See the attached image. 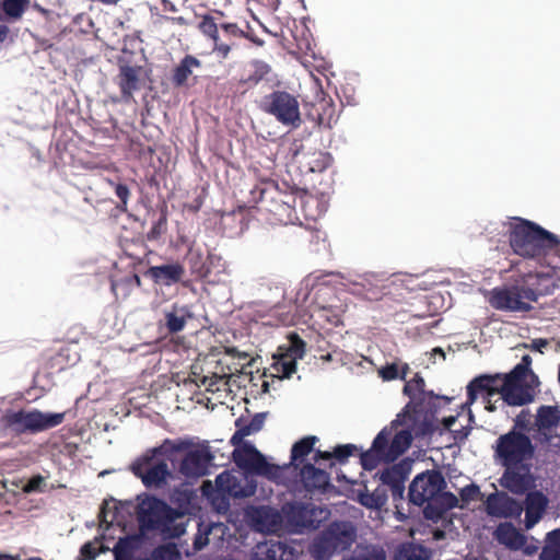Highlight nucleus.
<instances>
[{
    "label": "nucleus",
    "mask_w": 560,
    "mask_h": 560,
    "mask_svg": "<svg viewBox=\"0 0 560 560\" xmlns=\"http://www.w3.org/2000/svg\"><path fill=\"white\" fill-rule=\"evenodd\" d=\"M210 533L211 527L209 525H203V523L198 524V530L192 540V548L195 551L203 549L209 544Z\"/></svg>",
    "instance_id": "nucleus-47"
},
{
    "label": "nucleus",
    "mask_w": 560,
    "mask_h": 560,
    "mask_svg": "<svg viewBox=\"0 0 560 560\" xmlns=\"http://www.w3.org/2000/svg\"><path fill=\"white\" fill-rule=\"evenodd\" d=\"M221 30L225 36L229 38H243L247 37L246 33L241 30L236 23H223L221 24Z\"/></svg>",
    "instance_id": "nucleus-58"
},
{
    "label": "nucleus",
    "mask_w": 560,
    "mask_h": 560,
    "mask_svg": "<svg viewBox=\"0 0 560 560\" xmlns=\"http://www.w3.org/2000/svg\"><path fill=\"white\" fill-rule=\"evenodd\" d=\"M560 422V413L557 407L541 406L538 408L536 424L540 430H550Z\"/></svg>",
    "instance_id": "nucleus-40"
},
{
    "label": "nucleus",
    "mask_w": 560,
    "mask_h": 560,
    "mask_svg": "<svg viewBox=\"0 0 560 560\" xmlns=\"http://www.w3.org/2000/svg\"><path fill=\"white\" fill-rule=\"evenodd\" d=\"M508 237L512 250L521 257L547 266L553 258L560 260L559 237L533 221L513 218L509 223Z\"/></svg>",
    "instance_id": "nucleus-2"
},
{
    "label": "nucleus",
    "mask_w": 560,
    "mask_h": 560,
    "mask_svg": "<svg viewBox=\"0 0 560 560\" xmlns=\"http://www.w3.org/2000/svg\"><path fill=\"white\" fill-rule=\"evenodd\" d=\"M214 455L208 445L192 446L185 451L177 471L186 479H197L209 472Z\"/></svg>",
    "instance_id": "nucleus-14"
},
{
    "label": "nucleus",
    "mask_w": 560,
    "mask_h": 560,
    "mask_svg": "<svg viewBox=\"0 0 560 560\" xmlns=\"http://www.w3.org/2000/svg\"><path fill=\"white\" fill-rule=\"evenodd\" d=\"M264 560H293V549L282 541H270L257 546Z\"/></svg>",
    "instance_id": "nucleus-37"
},
{
    "label": "nucleus",
    "mask_w": 560,
    "mask_h": 560,
    "mask_svg": "<svg viewBox=\"0 0 560 560\" xmlns=\"http://www.w3.org/2000/svg\"><path fill=\"white\" fill-rule=\"evenodd\" d=\"M201 61L192 55H186L178 65L174 67L171 74V82L175 88L188 86V80L195 69L201 68Z\"/></svg>",
    "instance_id": "nucleus-26"
},
{
    "label": "nucleus",
    "mask_w": 560,
    "mask_h": 560,
    "mask_svg": "<svg viewBox=\"0 0 560 560\" xmlns=\"http://www.w3.org/2000/svg\"><path fill=\"white\" fill-rule=\"evenodd\" d=\"M145 275L155 283L170 287L182 281L185 276V268L179 262L152 266Z\"/></svg>",
    "instance_id": "nucleus-20"
},
{
    "label": "nucleus",
    "mask_w": 560,
    "mask_h": 560,
    "mask_svg": "<svg viewBox=\"0 0 560 560\" xmlns=\"http://www.w3.org/2000/svg\"><path fill=\"white\" fill-rule=\"evenodd\" d=\"M406 476L399 466L386 468L380 472V480L390 488L394 498H400L405 491Z\"/></svg>",
    "instance_id": "nucleus-34"
},
{
    "label": "nucleus",
    "mask_w": 560,
    "mask_h": 560,
    "mask_svg": "<svg viewBox=\"0 0 560 560\" xmlns=\"http://www.w3.org/2000/svg\"><path fill=\"white\" fill-rule=\"evenodd\" d=\"M497 382L490 383V396H493L494 394H502V387L504 378H501L500 376H493Z\"/></svg>",
    "instance_id": "nucleus-64"
},
{
    "label": "nucleus",
    "mask_w": 560,
    "mask_h": 560,
    "mask_svg": "<svg viewBox=\"0 0 560 560\" xmlns=\"http://www.w3.org/2000/svg\"><path fill=\"white\" fill-rule=\"evenodd\" d=\"M142 284L140 277L137 273H131L121 278L120 280H112V291L117 294L119 288L130 290L132 288H140Z\"/></svg>",
    "instance_id": "nucleus-46"
},
{
    "label": "nucleus",
    "mask_w": 560,
    "mask_h": 560,
    "mask_svg": "<svg viewBox=\"0 0 560 560\" xmlns=\"http://www.w3.org/2000/svg\"><path fill=\"white\" fill-rule=\"evenodd\" d=\"M541 560H560V528L547 534L546 545L541 553Z\"/></svg>",
    "instance_id": "nucleus-42"
},
{
    "label": "nucleus",
    "mask_w": 560,
    "mask_h": 560,
    "mask_svg": "<svg viewBox=\"0 0 560 560\" xmlns=\"http://www.w3.org/2000/svg\"><path fill=\"white\" fill-rule=\"evenodd\" d=\"M497 382L494 377L482 375L474 378L467 386V396L469 402H474L479 394H486L490 397V383Z\"/></svg>",
    "instance_id": "nucleus-41"
},
{
    "label": "nucleus",
    "mask_w": 560,
    "mask_h": 560,
    "mask_svg": "<svg viewBox=\"0 0 560 560\" xmlns=\"http://www.w3.org/2000/svg\"><path fill=\"white\" fill-rule=\"evenodd\" d=\"M177 551L174 547L160 546L155 548L148 560H171L173 556H177Z\"/></svg>",
    "instance_id": "nucleus-54"
},
{
    "label": "nucleus",
    "mask_w": 560,
    "mask_h": 560,
    "mask_svg": "<svg viewBox=\"0 0 560 560\" xmlns=\"http://www.w3.org/2000/svg\"><path fill=\"white\" fill-rule=\"evenodd\" d=\"M386 501V498L380 495L377 492L365 494L361 497V503L368 508H380Z\"/></svg>",
    "instance_id": "nucleus-59"
},
{
    "label": "nucleus",
    "mask_w": 560,
    "mask_h": 560,
    "mask_svg": "<svg viewBox=\"0 0 560 560\" xmlns=\"http://www.w3.org/2000/svg\"><path fill=\"white\" fill-rule=\"evenodd\" d=\"M548 505L547 497L538 490L530 491L525 498V528H533L542 517Z\"/></svg>",
    "instance_id": "nucleus-19"
},
{
    "label": "nucleus",
    "mask_w": 560,
    "mask_h": 560,
    "mask_svg": "<svg viewBox=\"0 0 560 560\" xmlns=\"http://www.w3.org/2000/svg\"><path fill=\"white\" fill-rule=\"evenodd\" d=\"M424 381L423 378L416 374V376L407 382L404 386V393L412 400H417L421 396L424 395Z\"/></svg>",
    "instance_id": "nucleus-45"
},
{
    "label": "nucleus",
    "mask_w": 560,
    "mask_h": 560,
    "mask_svg": "<svg viewBox=\"0 0 560 560\" xmlns=\"http://www.w3.org/2000/svg\"><path fill=\"white\" fill-rule=\"evenodd\" d=\"M166 215L162 214L156 222L152 225L150 231L147 233L148 241H158L163 233L166 231Z\"/></svg>",
    "instance_id": "nucleus-52"
},
{
    "label": "nucleus",
    "mask_w": 560,
    "mask_h": 560,
    "mask_svg": "<svg viewBox=\"0 0 560 560\" xmlns=\"http://www.w3.org/2000/svg\"><path fill=\"white\" fill-rule=\"evenodd\" d=\"M260 109L284 126L298 128L302 122L299 102L287 91H273L264 96Z\"/></svg>",
    "instance_id": "nucleus-12"
},
{
    "label": "nucleus",
    "mask_w": 560,
    "mask_h": 560,
    "mask_svg": "<svg viewBox=\"0 0 560 560\" xmlns=\"http://www.w3.org/2000/svg\"><path fill=\"white\" fill-rule=\"evenodd\" d=\"M105 549L101 540L96 538L94 541L85 542L80 549V555L85 560H94Z\"/></svg>",
    "instance_id": "nucleus-48"
},
{
    "label": "nucleus",
    "mask_w": 560,
    "mask_h": 560,
    "mask_svg": "<svg viewBox=\"0 0 560 560\" xmlns=\"http://www.w3.org/2000/svg\"><path fill=\"white\" fill-rule=\"evenodd\" d=\"M386 432H378L375 436L372 446L360 454V462L365 470L375 469L382 462L390 463L387 460V453L384 450L386 446Z\"/></svg>",
    "instance_id": "nucleus-21"
},
{
    "label": "nucleus",
    "mask_w": 560,
    "mask_h": 560,
    "mask_svg": "<svg viewBox=\"0 0 560 560\" xmlns=\"http://www.w3.org/2000/svg\"><path fill=\"white\" fill-rule=\"evenodd\" d=\"M130 471L148 489H161L166 486L172 472L164 459H156L147 451L130 465Z\"/></svg>",
    "instance_id": "nucleus-13"
},
{
    "label": "nucleus",
    "mask_w": 560,
    "mask_h": 560,
    "mask_svg": "<svg viewBox=\"0 0 560 560\" xmlns=\"http://www.w3.org/2000/svg\"><path fill=\"white\" fill-rule=\"evenodd\" d=\"M295 315L291 305H276L261 316V324L268 326H289L294 324Z\"/></svg>",
    "instance_id": "nucleus-33"
},
{
    "label": "nucleus",
    "mask_w": 560,
    "mask_h": 560,
    "mask_svg": "<svg viewBox=\"0 0 560 560\" xmlns=\"http://www.w3.org/2000/svg\"><path fill=\"white\" fill-rule=\"evenodd\" d=\"M253 67L254 70L246 78L241 80L242 83L249 88L257 85L270 72V67L262 61H255Z\"/></svg>",
    "instance_id": "nucleus-43"
},
{
    "label": "nucleus",
    "mask_w": 560,
    "mask_h": 560,
    "mask_svg": "<svg viewBox=\"0 0 560 560\" xmlns=\"http://www.w3.org/2000/svg\"><path fill=\"white\" fill-rule=\"evenodd\" d=\"M300 477L307 491L325 490L329 486V475L314 464H304L300 469Z\"/></svg>",
    "instance_id": "nucleus-24"
},
{
    "label": "nucleus",
    "mask_w": 560,
    "mask_h": 560,
    "mask_svg": "<svg viewBox=\"0 0 560 560\" xmlns=\"http://www.w3.org/2000/svg\"><path fill=\"white\" fill-rule=\"evenodd\" d=\"M524 370L523 364L515 366L510 375L505 376L502 387V399L510 406H523L533 400V396L525 385L522 384L520 374Z\"/></svg>",
    "instance_id": "nucleus-16"
},
{
    "label": "nucleus",
    "mask_w": 560,
    "mask_h": 560,
    "mask_svg": "<svg viewBox=\"0 0 560 560\" xmlns=\"http://www.w3.org/2000/svg\"><path fill=\"white\" fill-rule=\"evenodd\" d=\"M115 194L117 198L120 200V205L117 207L121 211L127 210L128 199L130 197V190L125 184H116L115 185Z\"/></svg>",
    "instance_id": "nucleus-57"
},
{
    "label": "nucleus",
    "mask_w": 560,
    "mask_h": 560,
    "mask_svg": "<svg viewBox=\"0 0 560 560\" xmlns=\"http://www.w3.org/2000/svg\"><path fill=\"white\" fill-rule=\"evenodd\" d=\"M192 447V442L187 439H165L159 446L147 450L148 453L158 456H165L168 460L173 462L172 455L182 453Z\"/></svg>",
    "instance_id": "nucleus-31"
},
{
    "label": "nucleus",
    "mask_w": 560,
    "mask_h": 560,
    "mask_svg": "<svg viewBox=\"0 0 560 560\" xmlns=\"http://www.w3.org/2000/svg\"><path fill=\"white\" fill-rule=\"evenodd\" d=\"M547 280L537 272L513 276L509 284L489 291L487 300L498 311L528 312L532 310L530 303L548 293L542 288V282Z\"/></svg>",
    "instance_id": "nucleus-4"
},
{
    "label": "nucleus",
    "mask_w": 560,
    "mask_h": 560,
    "mask_svg": "<svg viewBox=\"0 0 560 560\" xmlns=\"http://www.w3.org/2000/svg\"><path fill=\"white\" fill-rule=\"evenodd\" d=\"M394 560H425L422 558L417 550V548L412 545H404L401 546L396 555Z\"/></svg>",
    "instance_id": "nucleus-49"
},
{
    "label": "nucleus",
    "mask_w": 560,
    "mask_h": 560,
    "mask_svg": "<svg viewBox=\"0 0 560 560\" xmlns=\"http://www.w3.org/2000/svg\"><path fill=\"white\" fill-rule=\"evenodd\" d=\"M305 197L313 200L305 192L283 190L277 183L269 180L259 187L258 202L260 209L270 214V221L287 225L299 220L295 210L296 201L300 198L301 205H303Z\"/></svg>",
    "instance_id": "nucleus-7"
},
{
    "label": "nucleus",
    "mask_w": 560,
    "mask_h": 560,
    "mask_svg": "<svg viewBox=\"0 0 560 560\" xmlns=\"http://www.w3.org/2000/svg\"><path fill=\"white\" fill-rule=\"evenodd\" d=\"M283 514L289 525L299 530L312 525L310 510L304 504L292 503L283 508Z\"/></svg>",
    "instance_id": "nucleus-29"
},
{
    "label": "nucleus",
    "mask_w": 560,
    "mask_h": 560,
    "mask_svg": "<svg viewBox=\"0 0 560 560\" xmlns=\"http://www.w3.org/2000/svg\"><path fill=\"white\" fill-rule=\"evenodd\" d=\"M408 371L409 366L407 363H404L401 366L398 363H390L386 364L380 370V375L385 381H392L396 378L405 380Z\"/></svg>",
    "instance_id": "nucleus-44"
},
{
    "label": "nucleus",
    "mask_w": 560,
    "mask_h": 560,
    "mask_svg": "<svg viewBox=\"0 0 560 560\" xmlns=\"http://www.w3.org/2000/svg\"><path fill=\"white\" fill-rule=\"evenodd\" d=\"M535 447L525 433L515 429L498 438L494 455L505 468L501 486L514 494H524L532 485L529 465Z\"/></svg>",
    "instance_id": "nucleus-1"
},
{
    "label": "nucleus",
    "mask_w": 560,
    "mask_h": 560,
    "mask_svg": "<svg viewBox=\"0 0 560 560\" xmlns=\"http://www.w3.org/2000/svg\"><path fill=\"white\" fill-rule=\"evenodd\" d=\"M215 487L222 497L228 498H247L255 492V486H243L241 480L229 471H223L217 476Z\"/></svg>",
    "instance_id": "nucleus-18"
},
{
    "label": "nucleus",
    "mask_w": 560,
    "mask_h": 560,
    "mask_svg": "<svg viewBox=\"0 0 560 560\" xmlns=\"http://www.w3.org/2000/svg\"><path fill=\"white\" fill-rule=\"evenodd\" d=\"M305 352H273V369L279 374V378L290 377L296 368V360L302 359Z\"/></svg>",
    "instance_id": "nucleus-30"
},
{
    "label": "nucleus",
    "mask_w": 560,
    "mask_h": 560,
    "mask_svg": "<svg viewBox=\"0 0 560 560\" xmlns=\"http://www.w3.org/2000/svg\"><path fill=\"white\" fill-rule=\"evenodd\" d=\"M264 425V416L261 413H257L254 416V418L250 420L249 423L243 424V430H248V435L255 432H258Z\"/></svg>",
    "instance_id": "nucleus-61"
},
{
    "label": "nucleus",
    "mask_w": 560,
    "mask_h": 560,
    "mask_svg": "<svg viewBox=\"0 0 560 560\" xmlns=\"http://www.w3.org/2000/svg\"><path fill=\"white\" fill-rule=\"evenodd\" d=\"M288 339L290 343L287 345H280L278 346L277 350H304L305 342L304 340L296 334V332H290L288 335Z\"/></svg>",
    "instance_id": "nucleus-55"
},
{
    "label": "nucleus",
    "mask_w": 560,
    "mask_h": 560,
    "mask_svg": "<svg viewBox=\"0 0 560 560\" xmlns=\"http://www.w3.org/2000/svg\"><path fill=\"white\" fill-rule=\"evenodd\" d=\"M371 340L374 341L376 347H388L390 342V336L386 330H376L372 332Z\"/></svg>",
    "instance_id": "nucleus-62"
},
{
    "label": "nucleus",
    "mask_w": 560,
    "mask_h": 560,
    "mask_svg": "<svg viewBox=\"0 0 560 560\" xmlns=\"http://www.w3.org/2000/svg\"><path fill=\"white\" fill-rule=\"evenodd\" d=\"M180 514L155 497H147L137 505V520L142 530H164L180 518Z\"/></svg>",
    "instance_id": "nucleus-10"
},
{
    "label": "nucleus",
    "mask_w": 560,
    "mask_h": 560,
    "mask_svg": "<svg viewBox=\"0 0 560 560\" xmlns=\"http://www.w3.org/2000/svg\"><path fill=\"white\" fill-rule=\"evenodd\" d=\"M140 67L127 65L119 68L118 86L124 101H130L133 93L140 89Z\"/></svg>",
    "instance_id": "nucleus-23"
},
{
    "label": "nucleus",
    "mask_w": 560,
    "mask_h": 560,
    "mask_svg": "<svg viewBox=\"0 0 560 560\" xmlns=\"http://www.w3.org/2000/svg\"><path fill=\"white\" fill-rule=\"evenodd\" d=\"M192 317V313L187 305L174 304L171 311L165 313V326L172 334L182 331L187 319Z\"/></svg>",
    "instance_id": "nucleus-32"
},
{
    "label": "nucleus",
    "mask_w": 560,
    "mask_h": 560,
    "mask_svg": "<svg viewBox=\"0 0 560 560\" xmlns=\"http://www.w3.org/2000/svg\"><path fill=\"white\" fill-rule=\"evenodd\" d=\"M317 441V436L308 435L295 442L291 448L290 463L283 466L284 470L290 466H293L296 469L304 458L313 452Z\"/></svg>",
    "instance_id": "nucleus-36"
},
{
    "label": "nucleus",
    "mask_w": 560,
    "mask_h": 560,
    "mask_svg": "<svg viewBox=\"0 0 560 560\" xmlns=\"http://www.w3.org/2000/svg\"><path fill=\"white\" fill-rule=\"evenodd\" d=\"M355 538L357 530L350 522L335 521L314 538L310 552L316 560H328L350 549Z\"/></svg>",
    "instance_id": "nucleus-8"
},
{
    "label": "nucleus",
    "mask_w": 560,
    "mask_h": 560,
    "mask_svg": "<svg viewBox=\"0 0 560 560\" xmlns=\"http://www.w3.org/2000/svg\"><path fill=\"white\" fill-rule=\"evenodd\" d=\"M307 117L319 127L331 128L335 121V106L331 100L323 97L318 102L311 104Z\"/></svg>",
    "instance_id": "nucleus-27"
},
{
    "label": "nucleus",
    "mask_w": 560,
    "mask_h": 560,
    "mask_svg": "<svg viewBox=\"0 0 560 560\" xmlns=\"http://www.w3.org/2000/svg\"><path fill=\"white\" fill-rule=\"evenodd\" d=\"M186 261L191 275L199 279H205L209 276L210 267L200 249L189 248L186 255Z\"/></svg>",
    "instance_id": "nucleus-38"
},
{
    "label": "nucleus",
    "mask_w": 560,
    "mask_h": 560,
    "mask_svg": "<svg viewBox=\"0 0 560 560\" xmlns=\"http://www.w3.org/2000/svg\"><path fill=\"white\" fill-rule=\"evenodd\" d=\"M357 451L358 448L354 444H343L336 446L332 454L338 463L345 464Z\"/></svg>",
    "instance_id": "nucleus-50"
},
{
    "label": "nucleus",
    "mask_w": 560,
    "mask_h": 560,
    "mask_svg": "<svg viewBox=\"0 0 560 560\" xmlns=\"http://www.w3.org/2000/svg\"><path fill=\"white\" fill-rule=\"evenodd\" d=\"M65 412H43L38 409L19 410L3 417L7 428L18 435L35 434L58 427L65 421Z\"/></svg>",
    "instance_id": "nucleus-9"
},
{
    "label": "nucleus",
    "mask_w": 560,
    "mask_h": 560,
    "mask_svg": "<svg viewBox=\"0 0 560 560\" xmlns=\"http://www.w3.org/2000/svg\"><path fill=\"white\" fill-rule=\"evenodd\" d=\"M446 481L440 470L431 469L415 477L409 486V500L418 506L427 505L423 515L427 520L439 521L448 511L458 505L457 497L444 491Z\"/></svg>",
    "instance_id": "nucleus-3"
},
{
    "label": "nucleus",
    "mask_w": 560,
    "mask_h": 560,
    "mask_svg": "<svg viewBox=\"0 0 560 560\" xmlns=\"http://www.w3.org/2000/svg\"><path fill=\"white\" fill-rule=\"evenodd\" d=\"M523 511V504L505 492L491 493L486 500V512L493 517L518 518Z\"/></svg>",
    "instance_id": "nucleus-17"
},
{
    "label": "nucleus",
    "mask_w": 560,
    "mask_h": 560,
    "mask_svg": "<svg viewBox=\"0 0 560 560\" xmlns=\"http://www.w3.org/2000/svg\"><path fill=\"white\" fill-rule=\"evenodd\" d=\"M232 457L241 469L271 481H279L283 476L284 467L268 463L266 457L252 444H243L241 447L234 448Z\"/></svg>",
    "instance_id": "nucleus-11"
},
{
    "label": "nucleus",
    "mask_w": 560,
    "mask_h": 560,
    "mask_svg": "<svg viewBox=\"0 0 560 560\" xmlns=\"http://www.w3.org/2000/svg\"><path fill=\"white\" fill-rule=\"evenodd\" d=\"M498 541L511 550H520L526 544V537L512 523H501L495 529Z\"/></svg>",
    "instance_id": "nucleus-28"
},
{
    "label": "nucleus",
    "mask_w": 560,
    "mask_h": 560,
    "mask_svg": "<svg viewBox=\"0 0 560 560\" xmlns=\"http://www.w3.org/2000/svg\"><path fill=\"white\" fill-rule=\"evenodd\" d=\"M478 494H480V488L475 483L467 485L459 491L460 499L464 502H469L476 499Z\"/></svg>",
    "instance_id": "nucleus-60"
},
{
    "label": "nucleus",
    "mask_w": 560,
    "mask_h": 560,
    "mask_svg": "<svg viewBox=\"0 0 560 560\" xmlns=\"http://www.w3.org/2000/svg\"><path fill=\"white\" fill-rule=\"evenodd\" d=\"M553 339L536 338L532 340V350H541L542 348L551 347Z\"/></svg>",
    "instance_id": "nucleus-63"
},
{
    "label": "nucleus",
    "mask_w": 560,
    "mask_h": 560,
    "mask_svg": "<svg viewBox=\"0 0 560 560\" xmlns=\"http://www.w3.org/2000/svg\"><path fill=\"white\" fill-rule=\"evenodd\" d=\"M253 521L259 530L277 533L282 528L283 516L272 508L260 506L255 510Z\"/></svg>",
    "instance_id": "nucleus-25"
},
{
    "label": "nucleus",
    "mask_w": 560,
    "mask_h": 560,
    "mask_svg": "<svg viewBox=\"0 0 560 560\" xmlns=\"http://www.w3.org/2000/svg\"><path fill=\"white\" fill-rule=\"evenodd\" d=\"M196 498L194 490L188 488H176L172 495L171 501L176 508H173L177 513H182L180 517L190 513L192 501Z\"/></svg>",
    "instance_id": "nucleus-39"
},
{
    "label": "nucleus",
    "mask_w": 560,
    "mask_h": 560,
    "mask_svg": "<svg viewBox=\"0 0 560 560\" xmlns=\"http://www.w3.org/2000/svg\"><path fill=\"white\" fill-rule=\"evenodd\" d=\"M24 492H44L46 490V480L43 476L36 475L28 479L23 487Z\"/></svg>",
    "instance_id": "nucleus-53"
},
{
    "label": "nucleus",
    "mask_w": 560,
    "mask_h": 560,
    "mask_svg": "<svg viewBox=\"0 0 560 560\" xmlns=\"http://www.w3.org/2000/svg\"><path fill=\"white\" fill-rule=\"evenodd\" d=\"M345 313L346 305L339 300L338 303H331L329 305L314 303L311 306L310 319L313 327L329 331L343 324L342 318Z\"/></svg>",
    "instance_id": "nucleus-15"
},
{
    "label": "nucleus",
    "mask_w": 560,
    "mask_h": 560,
    "mask_svg": "<svg viewBox=\"0 0 560 560\" xmlns=\"http://www.w3.org/2000/svg\"><path fill=\"white\" fill-rule=\"evenodd\" d=\"M31 0H0V22H16L28 10Z\"/></svg>",
    "instance_id": "nucleus-35"
},
{
    "label": "nucleus",
    "mask_w": 560,
    "mask_h": 560,
    "mask_svg": "<svg viewBox=\"0 0 560 560\" xmlns=\"http://www.w3.org/2000/svg\"><path fill=\"white\" fill-rule=\"evenodd\" d=\"M235 425L237 430L232 435L230 443L235 447H241L243 444H249L248 442L244 441V438L248 435V430L242 429V419H237L235 421Z\"/></svg>",
    "instance_id": "nucleus-56"
},
{
    "label": "nucleus",
    "mask_w": 560,
    "mask_h": 560,
    "mask_svg": "<svg viewBox=\"0 0 560 560\" xmlns=\"http://www.w3.org/2000/svg\"><path fill=\"white\" fill-rule=\"evenodd\" d=\"M198 28L205 36L213 42V51L222 59L228 58L234 43H223L220 40L219 27L214 18L209 14L203 15L199 22Z\"/></svg>",
    "instance_id": "nucleus-22"
},
{
    "label": "nucleus",
    "mask_w": 560,
    "mask_h": 560,
    "mask_svg": "<svg viewBox=\"0 0 560 560\" xmlns=\"http://www.w3.org/2000/svg\"><path fill=\"white\" fill-rule=\"evenodd\" d=\"M393 424L404 425L407 429L397 432L392 442V430L384 428L380 432H386V446L384 450L387 453V460H396L404 454L412 442V434L415 436H427L434 432L435 425L433 423L432 415L424 412L421 404H408L402 413L397 416Z\"/></svg>",
    "instance_id": "nucleus-5"
},
{
    "label": "nucleus",
    "mask_w": 560,
    "mask_h": 560,
    "mask_svg": "<svg viewBox=\"0 0 560 560\" xmlns=\"http://www.w3.org/2000/svg\"><path fill=\"white\" fill-rule=\"evenodd\" d=\"M224 360L229 359L234 360H248L247 363L236 364V363H228L226 366H221L220 372H213L210 376L205 375L201 378V383L208 386L210 390H214L212 387L223 383V385L232 387L236 386L238 388H246L247 385L252 387L260 386L259 390H256V394H267L269 392V382L266 380L267 374L266 371L262 374H259V370H257L256 374H254L252 370V361L249 352H223Z\"/></svg>",
    "instance_id": "nucleus-6"
},
{
    "label": "nucleus",
    "mask_w": 560,
    "mask_h": 560,
    "mask_svg": "<svg viewBox=\"0 0 560 560\" xmlns=\"http://www.w3.org/2000/svg\"><path fill=\"white\" fill-rule=\"evenodd\" d=\"M113 551L115 560H130L132 556L131 546L127 539H119Z\"/></svg>",
    "instance_id": "nucleus-51"
}]
</instances>
